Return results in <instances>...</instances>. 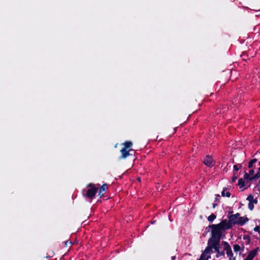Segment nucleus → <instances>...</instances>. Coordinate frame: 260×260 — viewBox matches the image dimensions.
<instances>
[{"label": "nucleus", "instance_id": "nucleus-15", "mask_svg": "<svg viewBox=\"0 0 260 260\" xmlns=\"http://www.w3.org/2000/svg\"><path fill=\"white\" fill-rule=\"evenodd\" d=\"M227 188H223L222 192H221V196L222 197H228V198H230L231 194V193L229 192V191H226V192H225V190H226Z\"/></svg>", "mask_w": 260, "mask_h": 260}, {"label": "nucleus", "instance_id": "nucleus-4", "mask_svg": "<svg viewBox=\"0 0 260 260\" xmlns=\"http://www.w3.org/2000/svg\"><path fill=\"white\" fill-rule=\"evenodd\" d=\"M209 246H210V249L212 250L213 249H214L215 252H216V257H218L221 256H224V251H220L219 250L220 242H213L211 243H209Z\"/></svg>", "mask_w": 260, "mask_h": 260}, {"label": "nucleus", "instance_id": "nucleus-24", "mask_svg": "<svg viewBox=\"0 0 260 260\" xmlns=\"http://www.w3.org/2000/svg\"><path fill=\"white\" fill-rule=\"evenodd\" d=\"M238 175L236 173H234L233 176L232 178V182H234L237 179Z\"/></svg>", "mask_w": 260, "mask_h": 260}, {"label": "nucleus", "instance_id": "nucleus-33", "mask_svg": "<svg viewBox=\"0 0 260 260\" xmlns=\"http://www.w3.org/2000/svg\"><path fill=\"white\" fill-rule=\"evenodd\" d=\"M258 165L260 166V162H258Z\"/></svg>", "mask_w": 260, "mask_h": 260}, {"label": "nucleus", "instance_id": "nucleus-28", "mask_svg": "<svg viewBox=\"0 0 260 260\" xmlns=\"http://www.w3.org/2000/svg\"><path fill=\"white\" fill-rule=\"evenodd\" d=\"M233 215H235V217L237 218V219H239V218L240 217V214L239 213H237L236 214H233Z\"/></svg>", "mask_w": 260, "mask_h": 260}, {"label": "nucleus", "instance_id": "nucleus-9", "mask_svg": "<svg viewBox=\"0 0 260 260\" xmlns=\"http://www.w3.org/2000/svg\"><path fill=\"white\" fill-rule=\"evenodd\" d=\"M204 164L209 167H212L213 165V158L210 155H207L204 160Z\"/></svg>", "mask_w": 260, "mask_h": 260}, {"label": "nucleus", "instance_id": "nucleus-20", "mask_svg": "<svg viewBox=\"0 0 260 260\" xmlns=\"http://www.w3.org/2000/svg\"><path fill=\"white\" fill-rule=\"evenodd\" d=\"M234 251L236 252L239 251L241 249V247L238 244H235L233 246Z\"/></svg>", "mask_w": 260, "mask_h": 260}, {"label": "nucleus", "instance_id": "nucleus-7", "mask_svg": "<svg viewBox=\"0 0 260 260\" xmlns=\"http://www.w3.org/2000/svg\"><path fill=\"white\" fill-rule=\"evenodd\" d=\"M259 251V247H257L255 249H253L252 250L250 251L247 257L244 259L243 260H252L254 257L257 255L258 252Z\"/></svg>", "mask_w": 260, "mask_h": 260}, {"label": "nucleus", "instance_id": "nucleus-32", "mask_svg": "<svg viewBox=\"0 0 260 260\" xmlns=\"http://www.w3.org/2000/svg\"><path fill=\"white\" fill-rule=\"evenodd\" d=\"M258 234H259V236H260V230L258 232Z\"/></svg>", "mask_w": 260, "mask_h": 260}, {"label": "nucleus", "instance_id": "nucleus-12", "mask_svg": "<svg viewBox=\"0 0 260 260\" xmlns=\"http://www.w3.org/2000/svg\"><path fill=\"white\" fill-rule=\"evenodd\" d=\"M224 250L226 251L227 256L230 257L229 260H235V257L232 258V257L233 256V253L232 252L231 247L225 249Z\"/></svg>", "mask_w": 260, "mask_h": 260}, {"label": "nucleus", "instance_id": "nucleus-34", "mask_svg": "<svg viewBox=\"0 0 260 260\" xmlns=\"http://www.w3.org/2000/svg\"><path fill=\"white\" fill-rule=\"evenodd\" d=\"M138 181H140V178L138 179Z\"/></svg>", "mask_w": 260, "mask_h": 260}, {"label": "nucleus", "instance_id": "nucleus-1", "mask_svg": "<svg viewBox=\"0 0 260 260\" xmlns=\"http://www.w3.org/2000/svg\"><path fill=\"white\" fill-rule=\"evenodd\" d=\"M211 229V237L208 240V243L220 242L223 232L228 230L224 225V222L221 221L218 224H212L209 225Z\"/></svg>", "mask_w": 260, "mask_h": 260}, {"label": "nucleus", "instance_id": "nucleus-26", "mask_svg": "<svg viewBox=\"0 0 260 260\" xmlns=\"http://www.w3.org/2000/svg\"><path fill=\"white\" fill-rule=\"evenodd\" d=\"M253 230L255 231V232H258L259 230H260V225L259 226H257L256 225L253 229Z\"/></svg>", "mask_w": 260, "mask_h": 260}, {"label": "nucleus", "instance_id": "nucleus-3", "mask_svg": "<svg viewBox=\"0 0 260 260\" xmlns=\"http://www.w3.org/2000/svg\"><path fill=\"white\" fill-rule=\"evenodd\" d=\"M87 187H90V188L87 190L86 197L89 199H92L95 196V194L99 190V188L96 187H95L94 184L92 183L88 184L87 185Z\"/></svg>", "mask_w": 260, "mask_h": 260}, {"label": "nucleus", "instance_id": "nucleus-16", "mask_svg": "<svg viewBox=\"0 0 260 260\" xmlns=\"http://www.w3.org/2000/svg\"><path fill=\"white\" fill-rule=\"evenodd\" d=\"M238 185H239L240 188L244 187L245 185L244 180L242 178L239 179L238 181Z\"/></svg>", "mask_w": 260, "mask_h": 260}, {"label": "nucleus", "instance_id": "nucleus-21", "mask_svg": "<svg viewBox=\"0 0 260 260\" xmlns=\"http://www.w3.org/2000/svg\"><path fill=\"white\" fill-rule=\"evenodd\" d=\"M222 244L224 246V250L231 247L228 242L226 241H222Z\"/></svg>", "mask_w": 260, "mask_h": 260}, {"label": "nucleus", "instance_id": "nucleus-23", "mask_svg": "<svg viewBox=\"0 0 260 260\" xmlns=\"http://www.w3.org/2000/svg\"><path fill=\"white\" fill-rule=\"evenodd\" d=\"M243 239L245 240H247V244H249L250 240H251L250 236L249 235H244L243 236Z\"/></svg>", "mask_w": 260, "mask_h": 260}, {"label": "nucleus", "instance_id": "nucleus-10", "mask_svg": "<svg viewBox=\"0 0 260 260\" xmlns=\"http://www.w3.org/2000/svg\"><path fill=\"white\" fill-rule=\"evenodd\" d=\"M108 186L106 183H104L102 186L100 188L98 195L100 198H102L104 196V191L108 189Z\"/></svg>", "mask_w": 260, "mask_h": 260}, {"label": "nucleus", "instance_id": "nucleus-8", "mask_svg": "<svg viewBox=\"0 0 260 260\" xmlns=\"http://www.w3.org/2000/svg\"><path fill=\"white\" fill-rule=\"evenodd\" d=\"M132 150H133V149L128 150V149H127L123 147L120 150V152H121V156L120 157V158H121V159H125V158H127L128 156L130 155L129 152L131 151H132Z\"/></svg>", "mask_w": 260, "mask_h": 260}, {"label": "nucleus", "instance_id": "nucleus-29", "mask_svg": "<svg viewBox=\"0 0 260 260\" xmlns=\"http://www.w3.org/2000/svg\"><path fill=\"white\" fill-rule=\"evenodd\" d=\"M219 197V195H217V197H216L215 198V202H220V200H219V199H218L217 197Z\"/></svg>", "mask_w": 260, "mask_h": 260}, {"label": "nucleus", "instance_id": "nucleus-27", "mask_svg": "<svg viewBox=\"0 0 260 260\" xmlns=\"http://www.w3.org/2000/svg\"><path fill=\"white\" fill-rule=\"evenodd\" d=\"M250 175H252L254 173V170L253 169H251L249 171V173H248Z\"/></svg>", "mask_w": 260, "mask_h": 260}, {"label": "nucleus", "instance_id": "nucleus-5", "mask_svg": "<svg viewBox=\"0 0 260 260\" xmlns=\"http://www.w3.org/2000/svg\"><path fill=\"white\" fill-rule=\"evenodd\" d=\"M213 252V250L210 249V246L207 243V246L202 252L199 260H208L211 258V255Z\"/></svg>", "mask_w": 260, "mask_h": 260}, {"label": "nucleus", "instance_id": "nucleus-22", "mask_svg": "<svg viewBox=\"0 0 260 260\" xmlns=\"http://www.w3.org/2000/svg\"><path fill=\"white\" fill-rule=\"evenodd\" d=\"M254 177L255 180L257 179L260 177V167L258 168V171L257 172L256 174H255L254 175Z\"/></svg>", "mask_w": 260, "mask_h": 260}, {"label": "nucleus", "instance_id": "nucleus-11", "mask_svg": "<svg viewBox=\"0 0 260 260\" xmlns=\"http://www.w3.org/2000/svg\"><path fill=\"white\" fill-rule=\"evenodd\" d=\"M249 219L247 217H240L239 218L238 220H237V225L242 226L245 223H246L247 221H248Z\"/></svg>", "mask_w": 260, "mask_h": 260}, {"label": "nucleus", "instance_id": "nucleus-30", "mask_svg": "<svg viewBox=\"0 0 260 260\" xmlns=\"http://www.w3.org/2000/svg\"><path fill=\"white\" fill-rule=\"evenodd\" d=\"M217 206V203L213 204V208H215Z\"/></svg>", "mask_w": 260, "mask_h": 260}, {"label": "nucleus", "instance_id": "nucleus-2", "mask_svg": "<svg viewBox=\"0 0 260 260\" xmlns=\"http://www.w3.org/2000/svg\"><path fill=\"white\" fill-rule=\"evenodd\" d=\"M228 218H229V220L228 221L227 219H222L221 221L224 222V225L228 229V230L232 228L233 226L234 225H236L237 224V220L238 219H237L235 215H228Z\"/></svg>", "mask_w": 260, "mask_h": 260}, {"label": "nucleus", "instance_id": "nucleus-31", "mask_svg": "<svg viewBox=\"0 0 260 260\" xmlns=\"http://www.w3.org/2000/svg\"><path fill=\"white\" fill-rule=\"evenodd\" d=\"M172 259H175L176 258V256H174L172 257Z\"/></svg>", "mask_w": 260, "mask_h": 260}, {"label": "nucleus", "instance_id": "nucleus-18", "mask_svg": "<svg viewBox=\"0 0 260 260\" xmlns=\"http://www.w3.org/2000/svg\"><path fill=\"white\" fill-rule=\"evenodd\" d=\"M256 161H257V159H256V158H253V159H252V160H251L249 162L248 167L249 168H252L253 164H254V163H255Z\"/></svg>", "mask_w": 260, "mask_h": 260}, {"label": "nucleus", "instance_id": "nucleus-19", "mask_svg": "<svg viewBox=\"0 0 260 260\" xmlns=\"http://www.w3.org/2000/svg\"><path fill=\"white\" fill-rule=\"evenodd\" d=\"M242 167L241 164L235 165L233 167L234 171H238Z\"/></svg>", "mask_w": 260, "mask_h": 260}, {"label": "nucleus", "instance_id": "nucleus-14", "mask_svg": "<svg viewBox=\"0 0 260 260\" xmlns=\"http://www.w3.org/2000/svg\"><path fill=\"white\" fill-rule=\"evenodd\" d=\"M122 145H123L124 148L130 150L132 149L131 147L133 146V143L131 141H125L122 144Z\"/></svg>", "mask_w": 260, "mask_h": 260}, {"label": "nucleus", "instance_id": "nucleus-13", "mask_svg": "<svg viewBox=\"0 0 260 260\" xmlns=\"http://www.w3.org/2000/svg\"><path fill=\"white\" fill-rule=\"evenodd\" d=\"M243 179L246 180L247 181H251L252 180H255L254 176H250V175L248 173L245 172V174L243 176Z\"/></svg>", "mask_w": 260, "mask_h": 260}, {"label": "nucleus", "instance_id": "nucleus-17", "mask_svg": "<svg viewBox=\"0 0 260 260\" xmlns=\"http://www.w3.org/2000/svg\"><path fill=\"white\" fill-rule=\"evenodd\" d=\"M216 218V215L213 213L211 214L208 217V221L210 222H212L214 219H215Z\"/></svg>", "mask_w": 260, "mask_h": 260}, {"label": "nucleus", "instance_id": "nucleus-25", "mask_svg": "<svg viewBox=\"0 0 260 260\" xmlns=\"http://www.w3.org/2000/svg\"><path fill=\"white\" fill-rule=\"evenodd\" d=\"M72 244V242L71 241H67L64 242V245H65V247H71Z\"/></svg>", "mask_w": 260, "mask_h": 260}, {"label": "nucleus", "instance_id": "nucleus-6", "mask_svg": "<svg viewBox=\"0 0 260 260\" xmlns=\"http://www.w3.org/2000/svg\"><path fill=\"white\" fill-rule=\"evenodd\" d=\"M246 200L249 201V203L248 204L249 209L250 211L253 210L254 208V204H256L257 203L256 199H254L253 196L252 194H250L247 197Z\"/></svg>", "mask_w": 260, "mask_h": 260}]
</instances>
